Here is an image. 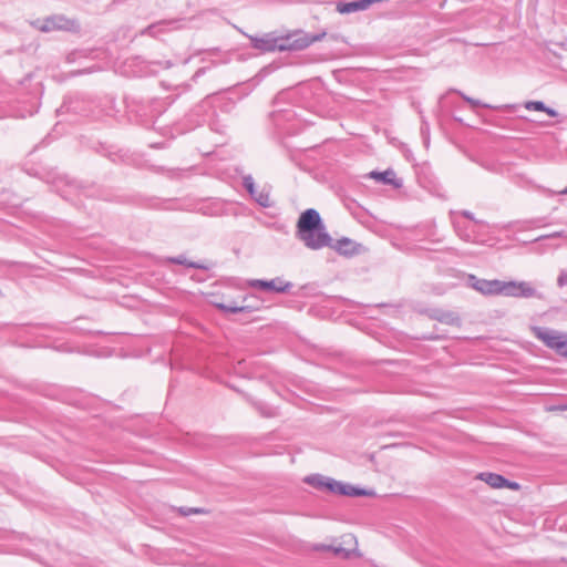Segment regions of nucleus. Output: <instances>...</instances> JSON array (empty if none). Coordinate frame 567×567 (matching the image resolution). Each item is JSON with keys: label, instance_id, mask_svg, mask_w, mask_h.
Instances as JSON below:
<instances>
[{"label": "nucleus", "instance_id": "f257e3e1", "mask_svg": "<svg viewBox=\"0 0 567 567\" xmlns=\"http://www.w3.org/2000/svg\"><path fill=\"white\" fill-rule=\"evenodd\" d=\"M297 236L306 247L315 250L330 246L331 243L320 214L313 208L301 213L297 221Z\"/></svg>", "mask_w": 567, "mask_h": 567}, {"label": "nucleus", "instance_id": "f03ea898", "mask_svg": "<svg viewBox=\"0 0 567 567\" xmlns=\"http://www.w3.org/2000/svg\"><path fill=\"white\" fill-rule=\"evenodd\" d=\"M326 32L310 35L303 31H296L287 35L277 37L279 51H300L308 48L313 42L324 38Z\"/></svg>", "mask_w": 567, "mask_h": 567}, {"label": "nucleus", "instance_id": "7ed1b4c3", "mask_svg": "<svg viewBox=\"0 0 567 567\" xmlns=\"http://www.w3.org/2000/svg\"><path fill=\"white\" fill-rule=\"evenodd\" d=\"M535 336L558 354L567 357V334L548 328H535Z\"/></svg>", "mask_w": 567, "mask_h": 567}, {"label": "nucleus", "instance_id": "20e7f679", "mask_svg": "<svg viewBox=\"0 0 567 567\" xmlns=\"http://www.w3.org/2000/svg\"><path fill=\"white\" fill-rule=\"evenodd\" d=\"M502 295L515 298H543V295L527 281H503Z\"/></svg>", "mask_w": 567, "mask_h": 567}, {"label": "nucleus", "instance_id": "39448f33", "mask_svg": "<svg viewBox=\"0 0 567 567\" xmlns=\"http://www.w3.org/2000/svg\"><path fill=\"white\" fill-rule=\"evenodd\" d=\"M467 284L484 296L502 295L503 281L498 279L487 280L477 278L475 275H468Z\"/></svg>", "mask_w": 567, "mask_h": 567}, {"label": "nucleus", "instance_id": "423d86ee", "mask_svg": "<svg viewBox=\"0 0 567 567\" xmlns=\"http://www.w3.org/2000/svg\"><path fill=\"white\" fill-rule=\"evenodd\" d=\"M32 25L42 32H51L54 30H72L75 27V23L63 16H53L43 21L37 20L32 22Z\"/></svg>", "mask_w": 567, "mask_h": 567}, {"label": "nucleus", "instance_id": "0eeeda50", "mask_svg": "<svg viewBox=\"0 0 567 567\" xmlns=\"http://www.w3.org/2000/svg\"><path fill=\"white\" fill-rule=\"evenodd\" d=\"M249 287L260 290H269L275 292H286L291 287V282H284L280 278L271 280L252 279L248 281Z\"/></svg>", "mask_w": 567, "mask_h": 567}, {"label": "nucleus", "instance_id": "6e6552de", "mask_svg": "<svg viewBox=\"0 0 567 567\" xmlns=\"http://www.w3.org/2000/svg\"><path fill=\"white\" fill-rule=\"evenodd\" d=\"M250 41H251L252 48L260 50L262 52L279 51V44L277 41V37L271 33H267L260 38L251 37Z\"/></svg>", "mask_w": 567, "mask_h": 567}, {"label": "nucleus", "instance_id": "1a4fd4ad", "mask_svg": "<svg viewBox=\"0 0 567 567\" xmlns=\"http://www.w3.org/2000/svg\"><path fill=\"white\" fill-rule=\"evenodd\" d=\"M329 247L333 248L340 255L354 256L360 252L361 245L350 238L343 237L336 243L331 241Z\"/></svg>", "mask_w": 567, "mask_h": 567}, {"label": "nucleus", "instance_id": "9d476101", "mask_svg": "<svg viewBox=\"0 0 567 567\" xmlns=\"http://www.w3.org/2000/svg\"><path fill=\"white\" fill-rule=\"evenodd\" d=\"M247 300H248V298H245L243 300V305H237L235 302L229 303V305L220 302V303H216L215 306L218 309H220L221 311L230 312V313L252 312L260 308L259 305H257V303H252V302L246 303Z\"/></svg>", "mask_w": 567, "mask_h": 567}, {"label": "nucleus", "instance_id": "9b49d317", "mask_svg": "<svg viewBox=\"0 0 567 567\" xmlns=\"http://www.w3.org/2000/svg\"><path fill=\"white\" fill-rule=\"evenodd\" d=\"M369 7H370L369 0L340 2L337 6V11L342 14H348V13L365 10Z\"/></svg>", "mask_w": 567, "mask_h": 567}, {"label": "nucleus", "instance_id": "f8f14e48", "mask_svg": "<svg viewBox=\"0 0 567 567\" xmlns=\"http://www.w3.org/2000/svg\"><path fill=\"white\" fill-rule=\"evenodd\" d=\"M478 478L494 488L505 487V484L507 483V478L495 473H481Z\"/></svg>", "mask_w": 567, "mask_h": 567}, {"label": "nucleus", "instance_id": "ddd939ff", "mask_svg": "<svg viewBox=\"0 0 567 567\" xmlns=\"http://www.w3.org/2000/svg\"><path fill=\"white\" fill-rule=\"evenodd\" d=\"M167 262L183 265V266H186L188 268H195V269H204V270H206L208 268L207 266H205L203 264L195 262V261H189L184 255H179V256H176V257H168L167 258Z\"/></svg>", "mask_w": 567, "mask_h": 567}, {"label": "nucleus", "instance_id": "4468645a", "mask_svg": "<svg viewBox=\"0 0 567 567\" xmlns=\"http://www.w3.org/2000/svg\"><path fill=\"white\" fill-rule=\"evenodd\" d=\"M437 321L446 324H458L460 317L451 311H436L433 316Z\"/></svg>", "mask_w": 567, "mask_h": 567}, {"label": "nucleus", "instance_id": "2eb2a0df", "mask_svg": "<svg viewBox=\"0 0 567 567\" xmlns=\"http://www.w3.org/2000/svg\"><path fill=\"white\" fill-rule=\"evenodd\" d=\"M347 484L336 481L333 478H329L328 483H324V488L329 492L338 495H344Z\"/></svg>", "mask_w": 567, "mask_h": 567}, {"label": "nucleus", "instance_id": "dca6fc26", "mask_svg": "<svg viewBox=\"0 0 567 567\" xmlns=\"http://www.w3.org/2000/svg\"><path fill=\"white\" fill-rule=\"evenodd\" d=\"M370 176L379 182H382L383 184H394V173L390 169L385 172H371Z\"/></svg>", "mask_w": 567, "mask_h": 567}, {"label": "nucleus", "instance_id": "f3484780", "mask_svg": "<svg viewBox=\"0 0 567 567\" xmlns=\"http://www.w3.org/2000/svg\"><path fill=\"white\" fill-rule=\"evenodd\" d=\"M374 495L373 491L355 487L353 485L347 484L346 492L343 496H372Z\"/></svg>", "mask_w": 567, "mask_h": 567}, {"label": "nucleus", "instance_id": "a211bd4d", "mask_svg": "<svg viewBox=\"0 0 567 567\" xmlns=\"http://www.w3.org/2000/svg\"><path fill=\"white\" fill-rule=\"evenodd\" d=\"M328 480H329L328 477L317 474V475L308 476L305 481H306V483L310 484L313 487L324 488V483H328Z\"/></svg>", "mask_w": 567, "mask_h": 567}, {"label": "nucleus", "instance_id": "6ab92c4d", "mask_svg": "<svg viewBox=\"0 0 567 567\" xmlns=\"http://www.w3.org/2000/svg\"><path fill=\"white\" fill-rule=\"evenodd\" d=\"M524 106H525L526 110H529V111H540V112H544L546 105L542 101H527L524 104Z\"/></svg>", "mask_w": 567, "mask_h": 567}, {"label": "nucleus", "instance_id": "aec40b11", "mask_svg": "<svg viewBox=\"0 0 567 567\" xmlns=\"http://www.w3.org/2000/svg\"><path fill=\"white\" fill-rule=\"evenodd\" d=\"M255 198V200L262 207H269L270 206V199H269V195L266 194V193H259V194H255V196H252Z\"/></svg>", "mask_w": 567, "mask_h": 567}, {"label": "nucleus", "instance_id": "412c9836", "mask_svg": "<svg viewBox=\"0 0 567 567\" xmlns=\"http://www.w3.org/2000/svg\"><path fill=\"white\" fill-rule=\"evenodd\" d=\"M243 184H244L245 188L247 189V192L251 196H255V194H256L255 182H254V178L250 175L244 177Z\"/></svg>", "mask_w": 567, "mask_h": 567}, {"label": "nucleus", "instance_id": "4be33fe9", "mask_svg": "<svg viewBox=\"0 0 567 567\" xmlns=\"http://www.w3.org/2000/svg\"><path fill=\"white\" fill-rule=\"evenodd\" d=\"M458 94L462 96V99L467 102L472 107H478V106H482V107H491L488 104H484L482 103L481 101L478 100H475L473 97H470L461 92H458Z\"/></svg>", "mask_w": 567, "mask_h": 567}, {"label": "nucleus", "instance_id": "5701e85b", "mask_svg": "<svg viewBox=\"0 0 567 567\" xmlns=\"http://www.w3.org/2000/svg\"><path fill=\"white\" fill-rule=\"evenodd\" d=\"M331 550L334 553V555L342 556V557H346V558H348L350 556V554H351L350 549H347V548H344L342 546H332Z\"/></svg>", "mask_w": 567, "mask_h": 567}, {"label": "nucleus", "instance_id": "b1692460", "mask_svg": "<svg viewBox=\"0 0 567 567\" xmlns=\"http://www.w3.org/2000/svg\"><path fill=\"white\" fill-rule=\"evenodd\" d=\"M178 511L183 516H188L190 514H199L204 512L202 508L195 507H181Z\"/></svg>", "mask_w": 567, "mask_h": 567}, {"label": "nucleus", "instance_id": "393cba45", "mask_svg": "<svg viewBox=\"0 0 567 567\" xmlns=\"http://www.w3.org/2000/svg\"><path fill=\"white\" fill-rule=\"evenodd\" d=\"M557 285L560 288L567 285V270H560L557 278Z\"/></svg>", "mask_w": 567, "mask_h": 567}, {"label": "nucleus", "instance_id": "a878e982", "mask_svg": "<svg viewBox=\"0 0 567 567\" xmlns=\"http://www.w3.org/2000/svg\"><path fill=\"white\" fill-rule=\"evenodd\" d=\"M453 225H454V228H455V230L457 231V234L460 235L461 238H463V239H465L467 241L471 239V236L467 233H462L461 231V226H460L458 221L453 219Z\"/></svg>", "mask_w": 567, "mask_h": 567}, {"label": "nucleus", "instance_id": "bb28decb", "mask_svg": "<svg viewBox=\"0 0 567 567\" xmlns=\"http://www.w3.org/2000/svg\"><path fill=\"white\" fill-rule=\"evenodd\" d=\"M162 23H156V24H152L150 27H147L145 30L142 31L143 34H150L152 37H154L156 34V31L158 29V27L161 25Z\"/></svg>", "mask_w": 567, "mask_h": 567}, {"label": "nucleus", "instance_id": "cd10ccee", "mask_svg": "<svg viewBox=\"0 0 567 567\" xmlns=\"http://www.w3.org/2000/svg\"><path fill=\"white\" fill-rule=\"evenodd\" d=\"M556 237L567 238V231H564V230L556 231L550 235L542 236V237L537 238V240L543 239V238H556Z\"/></svg>", "mask_w": 567, "mask_h": 567}, {"label": "nucleus", "instance_id": "c85d7f7f", "mask_svg": "<svg viewBox=\"0 0 567 567\" xmlns=\"http://www.w3.org/2000/svg\"><path fill=\"white\" fill-rule=\"evenodd\" d=\"M461 215L470 220H473L476 224H481L482 221L475 219L474 215L468 210H462Z\"/></svg>", "mask_w": 567, "mask_h": 567}, {"label": "nucleus", "instance_id": "c756f323", "mask_svg": "<svg viewBox=\"0 0 567 567\" xmlns=\"http://www.w3.org/2000/svg\"><path fill=\"white\" fill-rule=\"evenodd\" d=\"M544 112H545L546 114H548L549 116H551V117H556V116H558V113H557L554 109L548 107V106H545Z\"/></svg>", "mask_w": 567, "mask_h": 567}, {"label": "nucleus", "instance_id": "7c9ffc66", "mask_svg": "<svg viewBox=\"0 0 567 567\" xmlns=\"http://www.w3.org/2000/svg\"><path fill=\"white\" fill-rule=\"evenodd\" d=\"M505 487H508L511 489H518L519 488V484L516 483V482H511L507 480V483L505 484Z\"/></svg>", "mask_w": 567, "mask_h": 567}, {"label": "nucleus", "instance_id": "2f4dec72", "mask_svg": "<svg viewBox=\"0 0 567 567\" xmlns=\"http://www.w3.org/2000/svg\"><path fill=\"white\" fill-rule=\"evenodd\" d=\"M317 549H322V550H331L332 549V546H328V545H321V546H318L316 547Z\"/></svg>", "mask_w": 567, "mask_h": 567}, {"label": "nucleus", "instance_id": "473e14b6", "mask_svg": "<svg viewBox=\"0 0 567 567\" xmlns=\"http://www.w3.org/2000/svg\"><path fill=\"white\" fill-rule=\"evenodd\" d=\"M171 65H172L171 62H168V61L165 62V68H169Z\"/></svg>", "mask_w": 567, "mask_h": 567}, {"label": "nucleus", "instance_id": "72a5a7b5", "mask_svg": "<svg viewBox=\"0 0 567 567\" xmlns=\"http://www.w3.org/2000/svg\"><path fill=\"white\" fill-rule=\"evenodd\" d=\"M267 417H270L272 414L262 412Z\"/></svg>", "mask_w": 567, "mask_h": 567}, {"label": "nucleus", "instance_id": "f704fd0d", "mask_svg": "<svg viewBox=\"0 0 567 567\" xmlns=\"http://www.w3.org/2000/svg\"><path fill=\"white\" fill-rule=\"evenodd\" d=\"M346 537H348L350 539H354V537L352 535H347Z\"/></svg>", "mask_w": 567, "mask_h": 567}, {"label": "nucleus", "instance_id": "c9c22d12", "mask_svg": "<svg viewBox=\"0 0 567 567\" xmlns=\"http://www.w3.org/2000/svg\"><path fill=\"white\" fill-rule=\"evenodd\" d=\"M563 194H567V188L563 190Z\"/></svg>", "mask_w": 567, "mask_h": 567}]
</instances>
